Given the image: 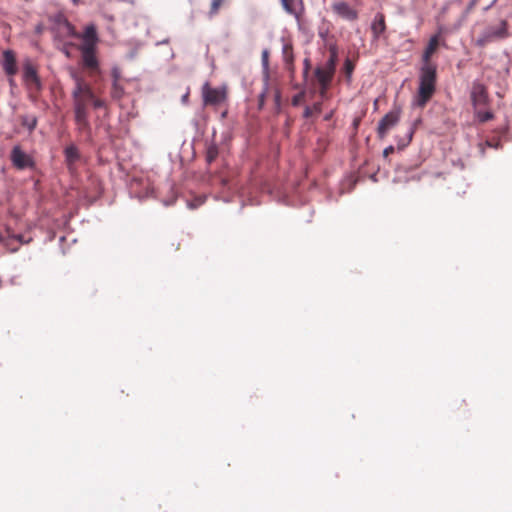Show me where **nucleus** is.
<instances>
[{
    "mask_svg": "<svg viewBox=\"0 0 512 512\" xmlns=\"http://www.w3.org/2000/svg\"><path fill=\"white\" fill-rule=\"evenodd\" d=\"M124 95V88L116 81H113L111 87V97L115 100H120Z\"/></svg>",
    "mask_w": 512,
    "mask_h": 512,
    "instance_id": "nucleus-22",
    "label": "nucleus"
},
{
    "mask_svg": "<svg viewBox=\"0 0 512 512\" xmlns=\"http://www.w3.org/2000/svg\"><path fill=\"white\" fill-rule=\"evenodd\" d=\"M304 64H305V73H307V71L309 69V60L305 59Z\"/></svg>",
    "mask_w": 512,
    "mask_h": 512,
    "instance_id": "nucleus-38",
    "label": "nucleus"
},
{
    "mask_svg": "<svg viewBox=\"0 0 512 512\" xmlns=\"http://www.w3.org/2000/svg\"><path fill=\"white\" fill-rule=\"evenodd\" d=\"M11 161L18 169H24L33 165V161L19 146H15L11 151Z\"/></svg>",
    "mask_w": 512,
    "mask_h": 512,
    "instance_id": "nucleus-11",
    "label": "nucleus"
},
{
    "mask_svg": "<svg viewBox=\"0 0 512 512\" xmlns=\"http://www.w3.org/2000/svg\"><path fill=\"white\" fill-rule=\"evenodd\" d=\"M74 119L79 131L90 130L89 116H74Z\"/></svg>",
    "mask_w": 512,
    "mask_h": 512,
    "instance_id": "nucleus-20",
    "label": "nucleus"
},
{
    "mask_svg": "<svg viewBox=\"0 0 512 512\" xmlns=\"http://www.w3.org/2000/svg\"><path fill=\"white\" fill-rule=\"evenodd\" d=\"M393 152H394V147L393 146H389V147H386L384 149L383 155H384V157H388V155H390Z\"/></svg>",
    "mask_w": 512,
    "mask_h": 512,
    "instance_id": "nucleus-35",
    "label": "nucleus"
},
{
    "mask_svg": "<svg viewBox=\"0 0 512 512\" xmlns=\"http://www.w3.org/2000/svg\"><path fill=\"white\" fill-rule=\"evenodd\" d=\"M330 85L320 84V96L325 99L327 98V92Z\"/></svg>",
    "mask_w": 512,
    "mask_h": 512,
    "instance_id": "nucleus-31",
    "label": "nucleus"
},
{
    "mask_svg": "<svg viewBox=\"0 0 512 512\" xmlns=\"http://www.w3.org/2000/svg\"><path fill=\"white\" fill-rule=\"evenodd\" d=\"M70 76L74 81L72 97H84L87 99L93 98L94 91L91 85L84 79V77L79 72L71 70Z\"/></svg>",
    "mask_w": 512,
    "mask_h": 512,
    "instance_id": "nucleus-5",
    "label": "nucleus"
},
{
    "mask_svg": "<svg viewBox=\"0 0 512 512\" xmlns=\"http://www.w3.org/2000/svg\"><path fill=\"white\" fill-rule=\"evenodd\" d=\"M279 99H280V94H279V93H277V94H276V100L278 101Z\"/></svg>",
    "mask_w": 512,
    "mask_h": 512,
    "instance_id": "nucleus-41",
    "label": "nucleus"
},
{
    "mask_svg": "<svg viewBox=\"0 0 512 512\" xmlns=\"http://www.w3.org/2000/svg\"><path fill=\"white\" fill-rule=\"evenodd\" d=\"M481 153H482V155L485 154V150H484V148L482 146H481Z\"/></svg>",
    "mask_w": 512,
    "mask_h": 512,
    "instance_id": "nucleus-42",
    "label": "nucleus"
},
{
    "mask_svg": "<svg viewBox=\"0 0 512 512\" xmlns=\"http://www.w3.org/2000/svg\"><path fill=\"white\" fill-rule=\"evenodd\" d=\"M439 46V37L438 35H434L430 38L429 43L423 53V62L424 65L431 64L430 58L435 53Z\"/></svg>",
    "mask_w": 512,
    "mask_h": 512,
    "instance_id": "nucleus-16",
    "label": "nucleus"
},
{
    "mask_svg": "<svg viewBox=\"0 0 512 512\" xmlns=\"http://www.w3.org/2000/svg\"><path fill=\"white\" fill-rule=\"evenodd\" d=\"M283 9L290 15L294 16L300 25L303 22L305 14V5L303 0H280Z\"/></svg>",
    "mask_w": 512,
    "mask_h": 512,
    "instance_id": "nucleus-8",
    "label": "nucleus"
},
{
    "mask_svg": "<svg viewBox=\"0 0 512 512\" xmlns=\"http://www.w3.org/2000/svg\"><path fill=\"white\" fill-rule=\"evenodd\" d=\"M112 77H113V81H116V83H119L120 72L118 69L115 68L112 70Z\"/></svg>",
    "mask_w": 512,
    "mask_h": 512,
    "instance_id": "nucleus-33",
    "label": "nucleus"
},
{
    "mask_svg": "<svg viewBox=\"0 0 512 512\" xmlns=\"http://www.w3.org/2000/svg\"><path fill=\"white\" fill-rule=\"evenodd\" d=\"M0 241H3V237H2V235H0Z\"/></svg>",
    "mask_w": 512,
    "mask_h": 512,
    "instance_id": "nucleus-43",
    "label": "nucleus"
},
{
    "mask_svg": "<svg viewBox=\"0 0 512 512\" xmlns=\"http://www.w3.org/2000/svg\"><path fill=\"white\" fill-rule=\"evenodd\" d=\"M486 145H487V146H489V147L496 148V149L500 147V143H499V142H497V143H495V144H494V143H492V142H490V141H487V142H486Z\"/></svg>",
    "mask_w": 512,
    "mask_h": 512,
    "instance_id": "nucleus-36",
    "label": "nucleus"
},
{
    "mask_svg": "<svg viewBox=\"0 0 512 512\" xmlns=\"http://www.w3.org/2000/svg\"><path fill=\"white\" fill-rule=\"evenodd\" d=\"M337 49L336 47H331L330 48V56H329V59L328 60H331L332 62H335V64H337Z\"/></svg>",
    "mask_w": 512,
    "mask_h": 512,
    "instance_id": "nucleus-30",
    "label": "nucleus"
},
{
    "mask_svg": "<svg viewBox=\"0 0 512 512\" xmlns=\"http://www.w3.org/2000/svg\"><path fill=\"white\" fill-rule=\"evenodd\" d=\"M353 70H354V64L352 63L351 60L346 59V61L344 63V72L348 78L351 77Z\"/></svg>",
    "mask_w": 512,
    "mask_h": 512,
    "instance_id": "nucleus-27",
    "label": "nucleus"
},
{
    "mask_svg": "<svg viewBox=\"0 0 512 512\" xmlns=\"http://www.w3.org/2000/svg\"><path fill=\"white\" fill-rule=\"evenodd\" d=\"M400 120V109L396 108L388 112L378 123L377 135L383 140L389 131L394 128Z\"/></svg>",
    "mask_w": 512,
    "mask_h": 512,
    "instance_id": "nucleus-6",
    "label": "nucleus"
},
{
    "mask_svg": "<svg viewBox=\"0 0 512 512\" xmlns=\"http://www.w3.org/2000/svg\"><path fill=\"white\" fill-rule=\"evenodd\" d=\"M228 97V88L223 85L213 88L208 82L202 86V98L205 106H218L224 103Z\"/></svg>",
    "mask_w": 512,
    "mask_h": 512,
    "instance_id": "nucleus-4",
    "label": "nucleus"
},
{
    "mask_svg": "<svg viewBox=\"0 0 512 512\" xmlns=\"http://www.w3.org/2000/svg\"><path fill=\"white\" fill-rule=\"evenodd\" d=\"M321 111H322V103L321 102H316V103L313 104L312 107H310V106H306L305 107L303 116L305 118H310L314 114H320Z\"/></svg>",
    "mask_w": 512,
    "mask_h": 512,
    "instance_id": "nucleus-21",
    "label": "nucleus"
},
{
    "mask_svg": "<svg viewBox=\"0 0 512 512\" xmlns=\"http://www.w3.org/2000/svg\"><path fill=\"white\" fill-rule=\"evenodd\" d=\"M315 76H316L319 84L330 85V83L333 79L334 73L328 71L325 68L318 67L315 70Z\"/></svg>",
    "mask_w": 512,
    "mask_h": 512,
    "instance_id": "nucleus-18",
    "label": "nucleus"
},
{
    "mask_svg": "<svg viewBox=\"0 0 512 512\" xmlns=\"http://www.w3.org/2000/svg\"><path fill=\"white\" fill-rule=\"evenodd\" d=\"M188 98H189V92H187L186 94H184L182 96V102L186 104L188 102Z\"/></svg>",
    "mask_w": 512,
    "mask_h": 512,
    "instance_id": "nucleus-37",
    "label": "nucleus"
},
{
    "mask_svg": "<svg viewBox=\"0 0 512 512\" xmlns=\"http://www.w3.org/2000/svg\"><path fill=\"white\" fill-rule=\"evenodd\" d=\"M20 122L23 127H26L31 133L37 126L38 119L35 115H22L20 116Z\"/></svg>",
    "mask_w": 512,
    "mask_h": 512,
    "instance_id": "nucleus-19",
    "label": "nucleus"
},
{
    "mask_svg": "<svg viewBox=\"0 0 512 512\" xmlns=\"http://www.w3.org/2000/svg\"><path fill=\"white\" fill-rule=\"evenodd\" d=\"M475 115L480 123H485L494 119V114L491 111H481L475 108Z\"/></svg>",
    "mask_w": 512,
    "mask_h": 512,
    "instance_id": "nucleus-23",
    "label": "nucleus"
},
{
    "mask_svg": "<svg viewBox=\"0 0 512 512\" xmlns=\"http://www.w3.org/2000/svg\"><path fill=\"white\" fill-rule=\"evenodd\" d=\"M65 161L69 169L80 159V153L75 145H69L64 150Z\"/></svg>",
    "mask_w": 512,
    "mask_h": 512,
    "instance_id": "nucleus-15",
    "label": "nucleus"
},
{
    "mask_svg": "<svg viewBox=\"0 0 512 512\" xmlns=\"http://www.w3.org/2000/svg\"><path fill=\"white\" fill-rule=\"evenodd\" d=\"M470 96L474 108L487 106L489 104L487 87L480 82H473Z\"/></svg>",
    "mask_w": 512,
    "mask_h": 512,
    "instance_id": "nucleus-7",
    "label": "nucleus"
},
{
    "mask_svg": "<svg viewBox=\"0 0 512 512\" xmlns=\"http://www.w3.org/2000/svg\"><path fill=\"white\" fill-rule=\"evenodd\" d=\"M70 34L78 39L82 40L78 49L81 53L82 66L89 70L90 74H94L99 70V61L96 56L97 45L99 43V37L97 28L94 24H89L85 27L82 33H77L72 26H68Z\"/></svg>",
    "mask_w": 512,
    "mask_h": 512,
    "instance_id": "nucleus-1",
    "label": "nucleus"
},
{
    "mask_svg": "<svg viewBox=\"0 0 512 512\" xmlns=\"http://www.w3.org/2000/svg\"><path fill=\"white\" fill-rule=\"evenodd\" d=\"M508 36V24L505 20H502L498 27H490L487 29L484 35V41L490 42L494 39H505Z\"/></svg>",
    "mask_w": 512,
    "mask_h": 512,
    "instance_id": "nucleus-12",
    "label": "nucleus"
},
{
    "mask_svg": "<svg viewBox=\"0 0 512 512\" xmlns=\"http://www.w3.org/2000/svg\"><path fill=\"white\" fill-rule=\"evenodd\" d=\"M73 98V107H74V116H89L88 106L90 104V99L84 97H72Z\"/></svg>",
    "mask_w": 512,
    "mask_h": 512,
    "instance_id": "nucleus-14",
    "label": "nucleus"
},
{
    "mask_svg": "<svg viewBox=\"0 0 512 512\" xmlns=\"http://www.w3.org/2000/svg\"><path fill=\"white\" fill-rule=\"evenodd\" d=\"M23 82L29 92V96L34 100L42 90V82L38 75L37 67L27 60L23 64Z\"/></svg>",
    "mask_w": 512,
    "mask_h": 512,
    "instance_id": "nucleus-3",
    "label": "nucleus"
},
{
    "mask_svg": "<svg viewBox=\"0 0 512 512\" xmlns=\"http://www.w3.org/2000/svg\"><path fill=\"white\" fill-rule=\"evenodd\" d=\"M386 30L385 16L383 13H377L371 24V32L374 40H378Z\"/></svg>",
    "mask_w": 512,
    "mask_h": 512,
    "instance_id": "nucleus-13",
    "label": "nucleus"
},
{
    "mask_svg": "<svg viewBox=\"0 0 512 512\" xmlns=\"http://www.w3.org/2000/svg\"><path fill=\"white\" fill-rule=\"evenodd\" d=\"M0 64L7 76L13 77L17 74V60L16 54L13 50L7 49L3 51Z\"/></svg>",
    "mask_w": 512,
    "mask_h": 512,
    "instance_id": "nucleus-9",
    "label": "nucleus"
},
{
    "mask_svg": "<svg viewBox=\"0 0 512 512\" xmlns=\"http://www.w3.org/2000/svg\"><path fill=\"white\" fill-rule=\"evenodd\" d=\"M219 151L215 144H211L206 150V161L210 164L218 157Z\"/></svg>",
    "mask_w": 512,
    "mask_h": 512,
    "instance_id": "nucleus-24",
    "label": "nucleus"
},
{
    "mask_svg": "<svg viewBox=\"0 0 512 512\" xmlns=\"http://www.w3.org/2000/svg\"><path fill=\"white\" fill-rule=\"evenodd\" d=\"M224 0H212L210 15L213 16L218 13L219 8L223 4Z\"/></svg>",
    "mask_w": 512,
    "mask_h": 512,
    "instance_id": "nucleus-26",
    "label": "nucleus"
},
{
    "mask_svg": "<svg viewBox=\"0 0 512 512\" xmlns=\"http://www.w3.org/2000/svg\"><path fill=\"white\" fill-rule=\"evenodd\" d=\"M332 10L336 15L348 21H355L358 18V12L345 1L333 3Z\"/></svg>",
    "mask_w": 512,
    "mask_h": 512,
    "instance_id": "nucleus-10",
    "label": "nucleus"
},
{
    "mask_svg": "<svg viewBox=\"0 0 512 512\" xmlns=\"http://www.w3.org/2000/svg\"><path fill=\"white\" fill-rule=\"evenodd\" d=\"M436 87V66L433 64L423 65L420 71V84L415 104L424 107L432 98Z\"/></svg>",
    "mask_w": 512,
    "mask_h": 512,
    "instance_id": "nucleus-2",
    "label": "nucleus"
},
{
    "mask_svg": "<svg viewBox=\"0 0 512 512\" xmlns=\"http://www.w3.org/2000/svg\"><path fill=\"white\" fill-rule=\"evenodd\" d=\"M268 57H269V53H268V51H267V50H264V51L262 52V62H263V65H264L265 67H268Z\"/></svg>",
    "mask_w": 512,
    "mask_h": 512,
    "instance_id": "nucleus-32",
    "label": "nucleus"
},
{
    "mask_svg": "<svg viewBox=\"0 0 512 512\" xmlns=\"http://www.w3.org/2000/svg\"><path fill=\"white\" fill-rule=\"evenodd\" d=\"M74 5H78L80 3V0H72Z\"/></svg>",
    "mask_w": 512,
    "mask_h": 512,
    "instance_id": "nucleus-40",
    "label": "nucleus"
},
{
    "mask_svg": "<svg viewBox=\"0 0 512 512\" xmlns=\"http://www.w3.org/2000/svg\"><path fill=\"white\" fill-rule=\"evenodd\" d=\"M283 60L285 62L286 68L290 71H294V54H293V46L291 43H285L282 49Z\"/></svg>",
    "mask_w": 512,
    "mask_h": 512,
    "instance_id": "nucleus-17",
    "label": "nucleus"
},
{
    "mask_svg": "<svg viewBox=\"0 0 512 512\" xmlns=\"http://www.w3.org/2000/svg\"><path fill=\"white\" fill-rule=\"evenodd\" d=\"M413 132H414L413 130H411V131H410V133H409V135H408V141H407V143H409V142L411 141L412 136H413Z\"/></svg>",
    "mask_w": 512,
    "mask_h": 512,
    "instance_id": "nucleus-39",
    "label": "nucleus"
},
{
    "mask_svg": "<svg viewBox=\"0 0 512 512\" xmlns=\"http://www.w3.org/2000/svg\"><path fill=\"white\" fill-rule=\"evenodd\" d=\"M322 68H325L328 71L335 73L336 64H335V62H332L331 60H327V62L325 63V65Z\"/></svg>",
    "mask_w": 512,
    "mask_h": 512,
    "instance_id": "nucleus-29",
    "label": "nucleus"
},
{
    "mask_svg": "<svg viewBox=\"0 0 512 512\" xmlns=\"http://www.w3.org/2000/svg\"><path fill=\"white\" fill-rule=\"evenodd\" d=\"M90 104H92L94 109L104 108L106 106V102L96 97L95 93L93 94V98L90 99Z\"/></svg>",
    "mask_w": 512,
    "mask_h": 512,
    "instance_id": "nucleus-25",
    "label": "nucleus"
},
{
    "mask_svg": "<svg viewBox=\"0 0 512 512\" xmlns=\"http://www.w3.org/2000/svg\"><path fill=\"white\" fill-rule=\"evenodd\" d=\"M303 98H304V93L303 92L298 93L297 95H295L292 98V105L298 106L300 104V102L303 100Z\"/></svg>",
    "mask_w": 512,
    "mask_h": 512,
    "instance_id": "nucleus-28",
    "label": "nucleus"
},
{
    "mask_svg": "<svg viewBox=\"0 0 512 512\" xmlns=\"http://www.w3.org/2000/svg\"><path fill=\"white\" fill-rule=\"evenodd\" d=\"M12 240H15L17 241L19 244H22V243H26L27 241H25L23 239V236L22 235H12L10 236Z\"/></svg>",
    "mask_w": 512,
    "mask_h": 512,
    "instance_id": "nucleus-34",
    "label": "nucleus"
}]
</instances>
